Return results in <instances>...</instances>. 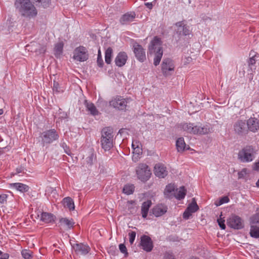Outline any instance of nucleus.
<instances>
[{
    "mask_svg": "<svg viewBox=\"0 0 259 259\" xmlns=\"http://www.w3.org/2000/svg\"><path fill=\"white\" fill-rule=\"evenodd\" d=\"M42 142L44 144H50L59 139V135L55 129H51L41 134Z\"/></svg>",
    "mask_w": 259,
    "mask_h": 259,
    "instance_id": "nucleus-7",
    "label": "nucleus"
},
{
    "mask_svg": "<svg viewBox=\"0 0 259 259\" xmlns=\"http://www.w3.org/2000/svg\"><path fill=\"white\" fill-rule=\"evenodd\" d=\"M8 195L5 194H0V203H4L7 201Z\"/></svg>",
    "mask_w": 259,
    "mask_h": 259,
    "instance_id": "nucleus-46",
    "label": "nucleus"
},
{
    "mask_svg": "<svg viewBox=\"0 0 259 259\" xmlns=\"http://www.w3.org/2000/svg\"><path fill=\"white\" fill-rule=\"evenodd\" d=\"M130 22V14L126 13L122 16L120 19V23L122 25H125L128 24Z\"/></svg>",
    "mask_w": 259,
    "mask_h": 259,
    "instance_id": "nucleus-36",
    "label": "nucleus"
},
{
    "mask_svg": "<svg viewBox=\"0 0 259 259\" xmlns=\"http://www.w3.org/2000/svg\"><path fill=\"white\" fill-rule=\"evenodd\" d=\"M15 5L21 15L26 18H34L37 14L36 8L30 0H16Z\"/></svg>",
    "mask_w": 259,
    "mask_h": 259,
    "instance_id": "nucleus-1",
    "label": "nucleus"
},
{
    "mask_svg": "<svg viewBox=\"0 0 259 259\" xmlns=\"http://www.w3.org/2000/svg\"><path fill=\"white\" fill-rule=\"evenodd\" d=\"M135 17V13H131V18H134Z\"/></svg>",
    "mask_w": 259,
    "mask_h": 259,
    "instance_id": "nucleus-58",
    "label": "nucleus"
},
{
    "mask_svg": "<svg viewBox=\"0 0 259 259\" xmlns=\"http://www.w3.org/2000/svg\"><path fill=\"white\" fill-rule=\"evenodd\" d=\"M134 186L131 185V190H130L131 194L133 193V192L134 191Z\"/></svg>",
    "mask_w": 259,
    "mask_h": 259,
    "instance_id": "nucleus-57",
    "label": "nucleus"
},
{
    "mask_svg": "<svg viewBox=\"0 0 259 259\" xmlns=\"http://www.w3.org/2000/svg\"><path fill=\"white\" fill-rule=\"evenodd\" d=\"M2 252L1 251H0V255H1L2 254Z\"/></svg>",
    "mask_w": 259,
    "mask_h": 259,
    "instance_id": "nucleus-62",
    "label": "nucleus"
},
{
    "mask_svg": "<svg viewBox=\"0 0 259 259\" xmlns=\"http://www.w3.org/2000/svg\"><path fill=\"white\" fill-rule=\"evenodd\" d=\"M164 259H175V258L172 254L169 253H166L164 254Z\"/></svg>",
    "mask_w": 259,
    "mask_h": 259,
    "instance_id": "nucleus-50",
    "label": "nucleus"
},
{
    "mask_svg": "<svg viewBox=\"0 0 259 259\" xmlns=\"http://www.w3.org/2000/svg\"><path fill=\"white\" fill-rule=\"evenodd\" d=\"M192 60V59L190 57H185L184 60V64L186 65L190 63Z\"/></svg>",
    "mask_w": 259,
    "mask_h": 259,
    "instance_id": "nucleus-49",
    "label": "nucleus"
},
{
    "mask_svg": "<svg viewBox=\"0 0 259 259\" xmlns=\"http://www.w3.org/2000/svg\"><path fill=\"white\" fill-rule=\"evenodd\" d=\"M167 207L163 204L157 205L153 209V213L155 217H160L164 214L167 211Z\"/></svg>",
    "mask_w": 259,
    "mask_h": 259,
    "instance_id": "nucleus-23",
    "label": "nucleus"
},
{
    "mask_svg": "<svg viewBox=\"0 0 259 259\" xmlns=\"http://www.w3.org/2000/svg\"><path fill=\"white\" fill-rule=\"evenodd\" d=\"M250 234L252 237L259 238V227L254 225H251Z\"/></svg>",
    "mask_w": 259,
    "mask_h": 259,
    "instance_id": "nucleus-33",
    "label": "nucleus"
},
{
    "mask_svg": "<svg viewBox=\"0 0 259 259\" xmlns=\"http://www.w3.org/2000/svg\"><path fill=\"white\" fill-rule=\"evenodd\" d=\"M100 53V51H99V55H98V59H97V63H98L99 66L102 67V65H103V61L100 58V55H99Z\"/></svg>",
    "mask_w": 259,
    "mask_h": 259,
    "instance_id": "nucleus-51",
    "label": "nucleus"
},
{
    "mask_svg": "<svg viewBox=\"0 0 259 259\" xmlns=\"http://www.w3.org/2000/svg\"><path fill=\"white\" fill-rule=\"evenodd\" d=\"M238 175L239 179L244 178L247 175V169H242L240 171L238 172Z\"/></svg>",
    "mask_w": 259,
    "mask_h": 259,
    "instance_id": "nucleus-43",
    "label": "nucleus"
},
{
    "mask_svg": "<svg viewBox=\"0 0 259 259\" xmlns=\"http://www.w3.org/2000/svg\"><path fill=\"white\" fill-rule=\"evenodd\" d=\"M141 246L147 252L151 251L153 248V242L148 236L144 235L141 238Z\"/></svg>",
    "mask_w": 259,
    "mask_h": 259,
    "instance_id": "nucleus-17",
    "label": "nucleus"
},
{
    "mask_svg": "<svg viewBox=\"0 0 259 259\" xmlns=\"http://www.w3.org/2000/svg\"><path fill=\"white\" fill-rule=\"evenodd\" d=\"M234 129L237 134L242 135L247 132L248 128L245 120H238L234 125Z\"/></svg>",
    "mask_w": 259,
    "mask_h": 259,
    "instance_id": "nucleus-19",
    "label": "nucleus"
},
{
    "mask_svg": "<svg viewBox=\"0 0 259 259\" xmlns=\"http://www.w3.org/2000/svg\"><path fill=\"white\" fill-rule=\"evenodd\" d=\"M186 144L184 138H180L176 141V147L178 152H182L186 149Z\"/></svg>",
    "mask_w": 259,
    "mask_h": 259,
    "instance_id": "nucleus-31",
    "label": "nucleus"
},
{
    "mask_svg": "<svg viewBox=\"0 0 259 259\" xmlns=\"http://www.w3.org/2000/svg\"><path fill=\"white\" fill-rule=\"evenodd\" d=\"M50 1V0H36V2L40 4V5L44 8H47L49 6Z\"/></svg>",
    "mask_w": 259,
    "mask_h": 259,
    "instance_id": "nucleus-40",
    "label": "nucleus"
},
{
    "mask_svg": "<svg viewBox=\"0 0 259 259\" xmlns=\"http://www.w3.org/2000/svg\"><path fill=\"white\" fill-rule=\"evenodd\" d=\"M24 170H25V168H24V167H22L21 166H19L16 168V172L15 173H14L13 175H18V174H21V173L24 174Z\"/></svg>",
    "mask_w": 259,
    "mask_h": 259,
    "instance_id": "nucleus-45",
    "label": "nucleus"
},
{
    "mask_svg": "<svg viewBox=\"0 0 259 259\" xmlns=\"http://www.w3.org/2000/svg\"><path fill=\"white\" fill-rule=\"evenodd\" d=\"M135 171L138 179L144 183L148 181L152 175L150 168L146 163H139L136 167Z\"/></svg>",
    "mask_w": 259,
    "mask_h": 259,
    "instance_id": "nucleus-5",
    "label": "nucleus"
},
{
    "mask_svg": "<svg viewBox=\"0 0 259 259\" xmlns=\"http://www.w3.org/2000/svg\"><path fill=\"white\" fill-rule=\"evenodd\" d=\"M123 193L126 194L130 195V185H125L123 188Z\"/></svg>",
    "mask_w": 259,
    "mask_h": 259,
    "instance_id": "nucleus-48",
    "label": "nucleus"
},
{
    "mask_svg": "<svg viewBox=\"0 0 259 259\" xmlns=\"http://www.w3.org/2000/svg\"><path fill=\"white\" fill-rule=\"evenodd\" d=\"M218 223L220 227L223 230H225L226 228V226L225 224V220L222 218H220L218 219Z\"/></svg>",
    "mask_w": 259,
    "mask_h": 259,
    "instance_id": "nucleus-44",
    "label": "nucleus"
},
{
    "mask_svg": "<svg viewBox=\"0 0 259 259\" xmlns=\"http://www.w3.org/2000/svg\"><path fill=\"white\" fill-rule=\"evenodd\" d=\"M71 246L75 252L78 255H85L90 250L89 246L82 243L71 244Z\"/></svg>",
    "mask_w": 259,
    "mask_h": 259,
    "instance_id": "nucleus-14",
    "label": "nucleus"
},
{
    "mask_svg": "<svg viewBox=\"0 0 259 259\" xmlns=\"http://www.w3.org/2000/svg\"><path fill=\"white\" fill-rule=\"evenodd\" d=\"M256 185L257 187H259V179L258 180V181L256 183Z\"/></svg>",
    "mask_w": 259,
    "mask_h": 259,
    "instance_id": "nucleus-59",
    "label": "nucleus"
},
{
    "mask_svg": "<svg viewBox=\"0 0 259 259\" xmlns=\"http://www.w3.org/2000/svg\"><path fill=\"white\" fill-rule=\"evenodd\" d=\"M73 59L78 62H84L88 59L89 54L87 49L83 46L76 48L73 52Z\"/></svg>",
    "mask_w": 259,
    "mask_h": 259,
    "instance_id": "nucleus-6",
    "label": "nucleus"
},
{
    "mask_svg": "<svg viewBox=\"0 0 259 259\" xmlns=\"http://www.w3.org/2000/svg\"><path fill=\"white\" fill-rule=\"evenodd\" d=\"M10 188L15 189L21 193H25L28 191L29 187L21 183H14L10 184Z\"/></svg>",
    "mask_w": 259,
    "mask_h": 259,
    "instance_id": "nucleus-21",
    "label": "nucleus"
},
{
    "mask_svg": "<svg viewBox=\"0 0 259 259\" xmlns=\"http://www.w3.org/2000/svg\"><path fill=\"white\" fill-rule=\"evenodd\" d=\"M136 237V233L135 232H131V244H132L134 240Z\"/></svg>",
    "mask_w": 259,
    "mask_h": 259,
    "instance_id": "nucleus-53",
    "label": "nucleus"
},
{
    "mask_svg": "<svg viewBox=\"0 0 259 259\" xmlns=\"http://www.w3.org/2000/svg\"><path fill=\"white\" fill-rule=\"evenodd\" d=\"M53 90L54 92L56 93H59L63 91L59 87V83L55 81H54Z\"/></svg>",
    "mask_w": 259,
    "mask_h": 259,
    "instance_id": "nucleus-39",
    "label": "nucleus"
},
{
    "mask_svg": "<svg viewBox=\"0 0 259 259\" xmlns=\"http://www.w3.org/2000/svg\"><path fill=\"white\" fill-rule=\"evenodd\" d=\"M176 26L175 31L178 35H189L190 34V30L183 21L177 22L175 24Z\"/></svg>",
    "mask_w": 259,
    "mask_h": 259,
    "instance_id": "nucleus-13",
    "label": "nucleus"
},
{
    "mask_svg": "<svg viewBox=\"0 0 259 259\" xmlns=\"http://www.w3.org/2000/svg\"><path fill=\"white\" fill-rule=\"evenodd\" d=\"M40 220L45 223H50L54 221L55 217L52 213L43 212L38 215Z\"/></svg>",
    "mask_w": 259,
    "mask_h": 259,
    "instance_id": "nucleus-22",
    "label": "nucleus"
},
{
    "mask_svg": "<svg viewBox=\"0 0 259 259\" xmlns=\"http://www.w3.org/2000/svg\"><path fill=\"white\" fill-rule=\"evenodd\" d=\"M133 48L136 58L140 62H144L146 60V54L142 47L136 43L133 45Z\"/></svg>",
    "mask_w": 259,
    "mask_h": 259,
    "instance_id": "nucleus-16",
    "label": "nucleus"
},
{
    "mask_svg": "<svg viewBox=\"0 0 259 259\" xmlns=\"http://www.w3.org/2000/svg\"><path fill=\"white\" fill-rule=\"evenodd\" d=\"M186 194V190L184 187H181L178 190H176L175 192V197L179 200L184 198Z\"/></svg>",
    "mask_w": 259,
    "mask_h": 259,
    "instance_id": "nucleus-32",
    "label": "nucleus"
},
{
    "mask_svg": "<svg viewBox=\"0 0 259 259\" xmlns=\"http://www.w3.org/2000/svg\"><path fill=\"white\" fill-rule=\"evenodd\" d=\"M152 202L151 200H147L143 203L142 207H141V213L142 214V217L144 218H146L148 214V212L149 209V208L151 206Z\"/></svg>",
    "mask_w": 259,
    "mask_h": 259,
    "instance_id": "nucleus-27",
    "label": "nucleus"
},
{
    "mask_svg": "<svg viewBox=\"0 0 259 259\" xmlns=\"http://www.w3.org/2000/svg\"><path fill=\"white\" fill-rule=\"evenodd\" d=\"M164 195L166 197L171 198L175 196V186L174 184H169L167 185L164 190Z\"/></svg>",
    "mask_w": 259,
    "mask_h": 259,
    "instance_id": "nucleus-26",
    "label": "nucleus"
},
{
    "mask_svg": "<svg viewBox=\"0 0 259 259\" xmlns=\"http://www.w3.org/2000/svg\"><path fill=\"white\" fill-rule=\"evenodd\" d=\"M114 133L113 128L110 127H105L101 131V145L102 148L105 151H109L113 146Z\"/></svg>",
    "mask_w": 259,
    "mask_h": 259,
    "instance_id": "nucleus-2",
    "label": "nucleus"
},
{
    "mask_svg": "<svg viewBox=\"0 0 259 259\" xmlns=\"http://www.w3.org/2000/svg\"><path fill=\"white\" fill-rule=\"evenodd\" d=\"M3 113V110L1 109H0V115H2Z\"/></svg>",
    "mask_w": 259,
    "mask_h": 259,
    "instance_id": "nucleus-60",
    "label": "nucleus"
},
{
    "mask_svg": "<svg viewBox=\"0 0 259 259\" xmlns=\"http://www.w3.org/2000/svg\"><path fill=\"white\" fill-rule=\"evenodd\" d=\"M229 201V198L227 196H224L220 200L218 203H216L217 206L221 205L225 203H228Z\"/></svg>",
    "mask_w": 259,
    "mask_h": 259,
    "instance_id": "nucleus-42",
    "label": "nucleus"
},
{
    "mask_svg": "<svg viewBox=\"0 0 259 259\" xmlns=\"http://www.w3.org/2000/svg\"><path fill=\"white\" fill-rule=\"evenodd\" d=\"M227 224L231 228L240 229L244 226L242 220L238 216L232 215L227 220Z\"/></svg>",
    "mask_w": 259,
    "mask_h": 259,
    "instance_id": "nucleus-10",
    "label": "nucleus"
},
{
    "mask_svg": "<svg viewBox=\"0 0 259 259\" xmlns=\"http://www.w3.org/2000/svg\"><path fill=\"white\" fill-rule=\"evenodd\" d=\"M149 51L150 54H154V64L155 66H157L163 55L161 41L159 38L157 36L154 37L149 45Z\"/></svg>",
    "mask_w": 259,
    "mask_h": 259,
    "instance_id": "nucleus-3",
    "label": "nucleus"
},
{
    "mask_svg": "<svg viewBox=\"0 0 259 259\" xmlns=\"http://www.w3.org/2000/svg\"><path fill=\"white\" fill-rule=\"evenodd\" d=\"M127 56L125 53L120 52L115 58V64L119 67L124 65L127 60Z\"/></svg>",
    "mask_w": 259,
    "mask_h": 259,
    "instance_id": "nucleus-24",
    "label": "nucleus"
},
{
    "mask_svg": "<svg viewBox=\"0 0 259 259\" xmlns=\"http://www.w3.org/2000/svg\"><path fill=\"white\" fill-rule=\"evenodd\" d=\"M60 223L62 226L68 229L72 228L74 224V222L72 219H69L67 218H61L60 220Z\"/></svg>",
    "mask_w": 259,
    "mask_h": 259,
    "instance_id": "nucleus-28",
    "label": "nucleus"
},
{
    "mask_svg": "<svg viewBox=\"0 0 259 259\" xmlns=\"http://www.w3.org/2000/svg\"><path fill=\"white\" fill-rule=\"evenodd\" d=\"M132 147L133 149L132 159L135 162L138 161L142 154L141 144L139 142L133 141Z\"/></svg>",
    "mask_w": 259,
    "mask_h": 259,
    "instance_id": "nucleus-15",
    "label": "nucleus"
},
{
    "mask_svg": "<svg viewBox=\"0 0 259 259\" xmlns=\"http://www.w3.org/2000/svg\"><path fill=\"white\" fill-rule=\"evenodd\" d=\"M84 104L85 107L87 109V110L89 112H90V113L91 115H92L93 116H96V115H98L99 111L97 110V109L96 108L95 105L93 103H92L91 102H89L87 100H85Z\"/></svg>",
    "mask_w": 259,
    "mask_h": 259,
    "instance_id": "nucleus-25",
    "label": "nucleus"
},
{
    "mask_svg": "<svg viewBox=\"0 0 259 259\" xmlns=\"http://www.w3.org/2000/svg\"><path fill=\"white\" fill-rule=\"evenodd\" d=\"M32 253L31 251L27 249H23L21 251V254L25 259H31Z\"/></svg>",
    "mask_w": 259,
    "mask_h": 259,
    "instance_id": "nucleus-37",
    "label": "nucleus"
},
{
    "mask_svg": "<svg viewBox=\"0 0 259 259\" xmlns=\"http://www.w3.org/2000/svg\"><path fill=\"white\" fill-rule=\"evenodd\" d=\"M238 159L243 162L252 161L254 159L253 150L250 147H246L238 153Z\"/></svg>",
    "mask_w": 259,
    "mask_h": 259,
    "instance_id": "nucleus-8",
    "label": "nucleus"
},
{
    "mask_svg": "<svg viewBox=\"0 0 259 259\" xmlns=\"http://www.w3.org/2000/svg\"><path fill=\"white\" fill-rule=\"evenodd\" d=\"M254 56H252L251 57L250 59H249V60L248 61V64L249 65H253L255 63V60L254 59Z\"/></svg>",
    "mask_w": 259,
    "mask_h": 259,
    "instance_id": "nucleus-52",
    "label": "nucleus"
},
{
    "mask_svg": "<svg viewBox=\"0 0 259 259\" xmlns=\"http://www.w3.org/2000/svg\"><path fill=\"white\" fill-rule=\"evenodd\" d=\"M145 5L150 10L152 9L153 8V5L151 3H146Z\"/></svg>",
    "mask_w": 259,
    "mask_h": 259,
    "instance_id": "nucleus-55",
    "label": "nucleus"
},
{
    "mask_svg": "<svg viewBox=\"0 0 259 259\" xmlns=\"http://www.w3.org/2000/svg\"><path fill=\"white\" fill-rule=\"evenodd\" d=\"M63 203L64 207L68 208L70 210H74L75 207L74 202L70 197L64 198L63 199Z\"/></svg>",
    "mask_w": 259,
    "mask_h": 259,
    "instance_id": "nucleus-30",
    "label": "nucleus"
},
{
    "mask_svg": "<svg viewBox=\"0 0 259 259\" xmlns=\"http://www.w3.org/2000/svg\"><path fill=\"white\" fill-rule=\"evenodd\" d=\"M119 249L120 251L124 254L125 257H127L128 256L127 248L124 244H120L119 245Z\"/></svg>",
    "mask_w": 259,
    "mask_h": 259,
    "instance_id": "nucleus-38",
    "label": "nucleus"
},
{
    "mask_svg": "<svg viewBox=\"0 0 259 259\" xmlns=\"http://www.w3.org/2000/svg\"><path fill=\"white\" fill-rule=\"evenodd\" d=\"M155 175L160 178H165L168 174L166 167L162 163H157L154 167Z\"/></svg>",
    "mask_w": 259,
    "mask_h": 259,
    "instance_id": "nucleus-18",
    "label": "nucleus"
},
{
    "mask_svg": "<svg viewBox=\"0 0 259 259\" xmlns=\"http://www.w3.org/2000/svg\"><path fill=\"white\" fill-rule=\"evenodd\" d=\"M248 130L252 132H256L259 130V119L250 117L247 120L246 122Z\"/></svg>",
    "mask_w": 259,
    "mask_h": 259,
    "instance_id": "nucleus-20",
    "label": "nucleus"
},
{
    "mask_svg": "<svg viewBox=\"0 0 259 259\" xmlns=\"http://www.w3.org/2000/svg\"><path fill=\"white\" fill-rule=\"evenodd\" d=\"M38 50L36 49L35 52L37 54H44L46 52V48L44 47L39 46Z\"/></svg>",
    "mask_w": 259,
    "mask_h": 259,
    "instance_id": "nucleus-47",
    "label": "nucleus"
},
{
    "mask_svg": "<svg viewBox=\"0 0 259 259\" xmlns=\"http://www.w3.org/2000/svg\"><path fill=\"white\" fill-rule=\"evenodd\" d=\"M110 105L114 108L123 110L126 107L127 101L121 97H116L110 102Z\"/></svg>",
    "mask_w": 259,
    "mask_h": 259,
    "instance_id": "nucleus-11",
    "label": "nucleus"
},
{
    "mask_svg": "<svg viewBox=\"0 0 259 259\" xmlns=\"http://www.w3.org/2000/svg\"><path fill=\"white\" fill-rule=\"evenodd\" d=\"M175 65L172 60L169 58L164 59L161 64V70L164 75L167 76L174 71Z\"/></svg>",
    "mask_w": 259,
    "mask_h": 259,
    "instance_id": "nucleus-9",
    "label": "nucleus"
},
{
    "mask_svg": "<svg viewBox=\"0 0 259 259\" xmlns=\"http://www.w3.org/2000/svg\"><path fill=\"white\" fill-rule=\"evenodd\" d=\"M9 255L7 253H6L2 256L0 259H9Z\"/></svg>",
    "mask_w": 259,
    "mask_h": 259,
    "instance_id": "nucleus-56",
    "label": "nucleus"
},
{
    "mask_svg": "<svg viewBox=\"0 0 259 259\" xmlns=\"http://www.w3.org/2000/svg\"><path fill=\"white\" fill-rule=\"evenodd\" d=\"M181 126L184 131L195 135H205L210 132V128L207 125H195L193 123H184Z\"/></svg>",
    "mask_w": 259,
    "mask_h": 259,
    "instance_id": "nucleus-4",
    "label": "nucleus"
},
{
    "mask_svg": "<svg viewBox=\"0 0 259 259\" xmlns=\"http://www.w3.org/2000/svg\"><path fill=\"white\" fill-rule=\"evenodd\" d=\"M63 47L64 44L62 41H59L55 44L54 54L56 57H59L62 54Z\"/></svg>",
    "mask_w": 259,
    "mask_h": 259,
    "instance_id": "nucleus-29",
    "label": "nucleus"
},
{
    "mask_svg": "<svg viewBox=\"0 0 259 259\" xmlns=\"http://www.w3.org/2000/svg\"><path fill=\"white\" fill-rule=\"evenodd\" d=\"M191 259H199V258H197V257H192V258H191Z\"/></svg>",
    "mask_w": 259,
    "mask_h": 259,
    "instance_id": "nucleus-61",
    "label": "nucleus"
},
{
    "mask_svg": "<svg viewBox=\"0 0 259 259\" xmlns=\"http://www.w3.org/2000/svg\"><path fill=\"white\" fill-rule=\"evenodd\" d=\"M113 50L111 48H108L105 51V59L107 64H110L112 60Z\"/></svg>",
    "mask_w": 259,
    "mask_h": 259,
    "instance_id": "nucleus-34",
    "label": "nucleus"
},
{
    "mask_svg": "<svg viewBox=\"0 0 259 259\" xmlns=\"http://www.w3.org/2000/svg\"><path fill=\"white\" fill-rule=\"evenodd\" d=\"M199 209L195 198H193L192 201L190 203L183 213V218L185 220H188L192 213L196 212Z\"/></svg>",
    "mask_w": 259,
    "mask_h": 259,
    "instance_id": "nucleus-12",
    "label": "nucleus"
},
{
    "mask_svg": "<svg viewBox=\"0 0 259 259\" xmlns=\"http://www.w3.org/2000/svg\"><path fill=\"white\" fill-rule=\"evenodd\" d=\"M108 252L112 255H115L117 254L118 250L115 246H112L108 248Z\"/></svg>",
    "mask_w": 259,
    "mask_h": 259,
    "instance_id": "nucleus-41",
    "label": "nucleus"
},
{
    "mask_svg": "<svg viewBox=\"0 0 259 259\" xmlns=\"http://www.w3.org/2000/svg\"><path fill=\"white\" fill-rule=\"evenodd\" d=\"M253 168L255 170H259V161L254 163Z\"/></svg>",
    "mask_w": 259,
    "mask_h": 259,
    "instance_id": "nucleus-54",
    "label": "nucleus"
},
{
    "mask_svg": "<svg viewBox=\"0 0 259 259\" xmlns=\"http://www.w3.org/2000/svg\"><path fill=\"white\" fill-rule=\"evenodd\" d=\"M250 223L251 225L259 224V209L257 210L256 213L251 217Z\"/></svg>",
    "mask_w": 259,
    "mask_h": 259,
    "instance_id": "nucleus-35",
    "label": "nucleus"
}]
</instances>
